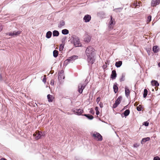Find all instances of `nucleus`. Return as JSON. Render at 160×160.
<instances>
[{"mask_svg": "<svg viewBox=\"0 0 160 160\" xmlns=\"http://www.w3.org/2000/svg\"><path fill=\"white\" fill-rule=\"evenodd\" d=\"M95 51V49L91 47H88L86 50V54L88 58V62L91 64L90 66V68H92V65L94 62L95 60L94 58Z\"/></svg>", "mask_w": 160, "mask_h": 160, "instance_id": "1", "label": "nucleus"}, {"mask_svg": "<svg viewBox=\"0 0 160 160\" xmlns=\"http://www.w3.org/2000/svg\"><path fill=\"white\" fill-rule=\"evenodd\" d=\"M71 38L72 39L71 41V42L73 44L75 47H80L82 46V44L80 42L79 38L76 35H72Z\"/></svg>", "mask_w": 160, "mask_h": 160, "instance_id": "2", "label": "nucleus"}, {"mask_svg": "<svg viewBox=\"0 0 160 160\" xmlns=\"http://www.w3.org/2000/svg\"><path fill=\"white\" fill-rule=\"evenodd\" d=\"M38 132L36 135L35 133L33 134V136L35 137V139L36 140H38L42 138V137H44L46 136V132L45 131L42 132L39 131H37Z\"/></svg>", "mask_w": 160, "mask_h": 160, "instance_id": "3", "label": "nucleus"}, {"mask_svg": "<svg viewBox=\"0 0 160 160\" xmlns=\"http://www.w3.org/2000/svg\"><path fill=\"white\" fill-rule=\"evenodd\" d=\"M92 136L94 139L97 141H101L102 140V136L98 132H94L92 134Z\"/></svg>", "mask_w": 160, "mask_h": 160, "instance_id": "4", "label": "nucleus"}, {"mask_svg": "<svg viewBox=\"0 0 160 160\" xmlns=\"http://www.w3.org/2000/svg\"><path fill=\"white\" fill-rule=\"evenodd\" d=\"M88 84V82L82 84L80 83L78 86V91L80 94H82V93L83 90L86 87Z\"/></svg>", "mask_w": 160, "mask_h": 160, "instance_id": "5", "label": "nucleus"}, {"mask_svg": "<svg viewBox=\"0 0 160 160\" xmlns=\"http://www.w3.org/2000/svg\"><path fill=\"white\" fill-rule=\"evenodd\" d=\"M72 111L76 115L78 116L82 115V114L83 112V109L80 108H74L72 109Z\"/></svg>", "mask_w": 160, "mask_h": 160, "instance_id": "6", "label": "nucleus"}, {"mask_svg": "<svg viewBox=\"0 0 160 160\" xmlns=\"http://www.w3.org/2000/svg\"><path fill=\"white\" fill-rule=\"evenodd\" d=\"M110 20L109 22L108 28L111 29H113V25H114L115 24V19L113 18L112 15L110 16Z\"/></svg>", "mask_w": 160, "mask_h": 160, "instance_id": "7", "label": "nucleus"}, {"mask_svg": "<svg viewBox=\"0 0 160 160\" xmlns=\"http://www.w3.org/2000/svg\"><path fill=\"white\" fill-rule=\"evenodd\" d=\"M91 17L90 15L86 14L83 17V21L85 22H89L91 20Z\"/></svg>", "mask_w": 160, "mask_h": 160, "instance_id": "8", "label": "nucleus"}, {"mask_svg": "<svg viewBox=\"0 0 160 160\" xmlns=\"http://www.w3.org/2000/svg\"><path fill=\"white\" fill-rule=\"evenodd\" d=\"M130 111L129 109H126L121 114L122 118H126L130 114Z\"/></svg>", "mask_w": 160, "mask_h": 160, "instance_id": "9", "label": "nucleus"}, {"mask_svg": "<svg viewBox=\"0 0 160 160\" xmlns=\"http://www.w3.org/2000/svg\"><path fill=\"white\" fill-rule=\"evenodd\" d=\"M160 50V47L158 45L153 46L152 48V51L154 53L158 52Z\"/></svg>", "mask_w": 160, "mask_h": 160, "instance_id": "10", "label": "nucleus"}, {"mask_svg": "<svg viewBox=\"0 0 160 160\" xmlns=\"http://www.w3.org/2000/svg\"><path fill=\"white\" fill-rule=\"evenodd\" d=\"M160 3V0H152L151 2V6L155 7Z\"/></svg>", "mask_w": 160, "mask_h": 160, "instance_id": "11", "label": "nucleus"}, {"mask_svg": "<svg viewBox=\"0 0 160 160\" xmlns=\"http://www.w3.org/2000/svg\"><path fill=\"white\" fill-rule=\"evenodd\" d=\"M117 77V73L115 70L112 71V73L110 75V78L112 80L115 79Z\"/></svg>", "mask_w": 160, "mask_h": 160, "instance_id": "12", "label": "nucleus"}, {"mask_svg": "<svg viewBox=\"0 0 160 160\" xmlns=\"http://www.w3.org/2000/svg\"><path fill=\"white\" fill-rule=\"evenodd\" d=\"M118 85L116 82L114 83L113 88L114 92L115 93H117L118 91Z\"/></svg>", "mask_w": 160, "mask_h": 160, "instance_id": "13", "label": "nucleus"}, {"mask_svg": "<svg viewBox=\"0 0 160 160\" xmlns=\"http://www.w3.org/2000/svg\"><path fill=\"white\" fill-rule=\"evenodd\" d=\"M150 140V138L149 137H147L142 138L141 141V143L142 145L144 144L146 142Z\"/></svg>", "mask_w": 160, "mask_h": 160, "instance_id": "14", "label": "nucleus"}, {"mask_svg": "<svg viewBox=\"0 0 160 160\" xmlns=\"http://www.w3.org/2000/svg\"><path fill=\"white\" fill-rule=\"evenodd\" d=\"M82 116H85L89 120H92L94 118V117L89 114H82Z\"/></svg>", "mask_w": 160, "mask_h": 160, "instance_id": "15", "label": "nucleus"}, {"mask_svg": "<svg viewBox=\"0 0 160 160\" xmlns=\"http://www.w3.org/2000/svg\"><path fill=\"white\" fill-rule=\"evenodd\" d=\"M78 57V56L73 55L69 57L67 59V60H68L69 61H70V62H71L72 61H74L75 60L77 59Z\"/></svg>", "mask_w": 160, "mask_h": 160, "instance_id": "16", "label": "nucleus"}, {"mask_svg": "<svg viewBox=\"0 0 160 160\" xmlns=\"http://www.w3.org/2000/svg\"><path fill=\"white\" fill-rule=\"evenodd\" d=\"M151 83L152 85L153 86L158 87L159 85V83L157 80H152Z\"/></svg>", "mask_w": 160, "mask_h": 160, "instance_id": "17", "label": "nucleus"}, {"mask_svg": "<svg viewBox=\"0 0 160 160\" xmlns=\"http://www.w3.org/2000/svg\"><path fill=\"white\" fill-rule=\"evenodd\" d=\"M125 94L126 96L128 98L130 95V92L128 87L126 86L125 88Z\"/></svg>", "mask_w": 160, "mask_h": 160, "instance_id": "18", "label": "nucleus"}, {"mask_svg": "<svg viewBox=\"0 0 160 160\" xmlns=\"http://www.w3.org/2000/svg\"><path fill=\"white\" fill-rule=\"evenodd\" d=\"M91 37L87 34L84 38V41L85 42H89L91 41Z\"/></svg>", "mask_w": 160, "mask_h": 160, "instance_id": "19", "label": "nucleus"}, {"mask_svg": "<svg viewBox=\"0 0 160 160\" xmlns=\"http://www.w3.org/2000/svg\"><path fill=\"white\" fill-rule=\"evenodd\" d=\"M122 64V61H118L116 62L115 63V66L117 68H120Z\"/></svg>", "mask_w": 160, "mask_h": 160, "instance_id": "20", "label": "nucleus"}, {"mask_svg": "<svg viewBox=\"0 0 160 160\" xmlns=\"http://www.w3.org/2000/svg\"><path fill=\"white\" fill-rule=\"evenodd\" d=\"M47 98L48 102H52L54 98L52 95L48 94L47 95Z\"/></svg>", "mask_w": 160, "mask_h": 160, "instance_id": "21", "label": "nucleus"}, {"mask_svg": "<svg viewBox=\"0 0 160 160\" xmlns=\"http://www.w3.org/2000/svg\"><path fill=\"white\" fill-rule=\"evenodd\" d=\"M65 25V22L64 21L62 20L60 21L58 25V27L59 28H61L62 26H63Z\"/></svg>", "mask_w": 160, "mask_h": 160, "instance_id": "22", "label": "nucleus"}, {"mask_svg": "<svg viewBox=\"0 0 160 160\" xmlns=\"http://www.w3.org/2000/svg\"><path fill=\"white\" fill-rule=\"evenodd\" d=\"M122 99V96H120L118 97L117 99L115 101V102H116L118 105H119Z\"/></svg>", "mask_w": 160, "mask_h": 160, "instance_id": "23", "label": "nucleus"}, {"mask_svg": "<svg viewBox=\"0 0 160 160\" xmlns=\"http://www.w3.org/2000/svg\"><path fill=\"white\" fill-rule=\"evenodd\" d=\"M52 35V32L50 31H48L46 35V37L48 39H49L51 37Z\"/></svg>", "mask_w": 160, "mask_h": 160, "instance_id": "24", "label": "nucleus"}, {"mask_svg": "<svg viewBox=\"0 0 160 160\" xmlns=\"http://www.w3.org/2000/svg\"><path fill=\"white\" fill-rule=\"evenodd\" d=\"M59 32L56 30H54L52 32V35L53 37H58L59 35Z\"/></svg>", "mask_w": 160, "mask_h": 160, "instance_id": "25", "label": "nucleus"}, {"mask_svg": "<svg viewBox=\"0 0 160 160\" xmlns=\"http://www.w3.org/2000/svg\"><path fill=\"white\" fill-rule=\"evenodd\" d=\"M125 73H122L121 77L119 79V81L120 82L124 81L125 80Z\"/></svg>", "mask_w": 160, "mask_h": 160, "instance_id": "26", "label": "nucleus"}, {"mask_svg": "<svg viewBox=\"0 0 160 160\" xmlns=\"http://www.w3.org/2000/svg\"><path fill=\"white\" fill-rule=\"evenodd\" d=\"M123 9V7H122V8L120 7V8H116L114 9L113 10V11L116 12H121L122 11Z\"/></svg>", "mask_w": 160, "mask_h": 160, "instance_id": "27", "label": "nucleus"}, {"mask_svg": "<svg viewBox=\"0 0 160 160\" xmlns=\"http://www.w3.org/2000/svg\"><path fill=\"white\" fill-rule=\"evenodd\" d=\"M58 55V50H54L53 52V55L54 58H56Z\"/></svg>", "mask_w": 160, "mask_h": 160, "instance_id": "28", "label": "nucleus"}, {"mask_svg": "<svg viewBox=\"0 0 160 160\" xmlns=\"http://www.w3.org/2000/svg\"><path fill=\"white\" fill-rule=\"evenodd\" d=\"M145 49L146 51L148 54V56H150L151 55V47H150V48H145Z\"/></svg>", "mask_w": 160, "mask_h": 160, "instance_id": "29", "label": "nucleus"}, {"mask_svg": "<svg viewBox=\"0 0 160 160\" xmlns=\"http://www.w3.org/2000/svg\"><path fill=\"white\" fill-rule=\"evenodd\" d=\"M69 30L67 29H64L62 30V33L64 35H67L69 33Z\"/></svg>", "mask_w": 160, "mask_h": 160, "instance_id": "30", "label": "nucleus"}, {"mask_svg": "<svg viewBox=\"0 0 160 160\" xmlns=\"http://www.w3.org/2000/svg\"><path fill=\"white\" fill-rule=\"evenodd\" d=\"M148 90L146 88L144 89V91H143V96L144 98H146L147 96L148 95Z\"/></svg>", "mask_w": 160, "mask_h": 160, "instance_id": "31", "label": "nucleus"}, {"mask_svg": "<svg viewBox=\"0 0 160 160\" xmlns=\"http://www.w3.org/2000/svg\"><path fill=\"white\" fill-rule=\"evenodd\" d=\"M14 34L15 36H18L19 34L21 33L22 31L20 30L14 31H13Z\"/></svg>", "mask_w": 160, "mask_h": 160, "instance_id": "32", "label": "nucleus"}, {"mask_svg": "<svg viewBox=\"0 0 160 160\" xmlns=\"http://www.w3.org/2000/svg\"><path fill=\"white\" fill-rule=\"evenodd\" d=\"M143 107L142 105H139L136 108L137 110L138 111H140L143 109Z\"/></svg>", "mask_w": 160, "mask_h": 160, "instance_id": "33", "label": "nucleus"}, {"mask_svg": "<svg viewBox=\"0 0 160 160\" xmlns=\"http://www.w3.org/2000/svg\"><path fill=\"white\" fill-rule=\"evenodd\" d=\"M95 109L96 111V114L97 115H98L99 113H100V112H99V108L97 107V106H96L95 107Z\"/></svg>", "mask_w": 160, "mask_h": 160, "instance_id": "34", "label": "nucleus"}, {"mask_svg": "<svg viewBox=\"0 0 160 160\" xmlns=\"http://www.w3.org/2000/svg\"><path fill=\"white\" fill-rule=\"evenodd\" d=\"M6 35H8L11 37H14L15 36L13 32H7L6 33Z\"/></svg>", "mask_w": 160, "mask_h": 160, "instance_id": "35", "label": "nucleus"}, {"mask_svg": "<svg viewBox=\"0 0 160 160\" xmlns=\"http://www.w3.org/2000/svg\"><path fill=\"white\" fill-rule=\"evenodd\" d=\"M65 77L64 76H63V74H62V75H58V79L59 81L61 80L62 78L64 79H65Z\"/></svg>", "mask_w": 160, "mask_h": 160, "instance_id": "36", "label": "nucleus"}, {"mask_svg": "<svg viewBox=\"0 0 160 160\" xmlns=\"http://www.w3.org/2000/svg\"><path fill=\"white\" fill-rule=\"evenodd\" d=\"M64 45L65 44H60L59 48V50L60 52H61L63 50V49L64 48Z\"/></svg>", "mask_w": 160, "mask_h": 160, "instance_id": "37", "label": "nucleus"}, {"mask_svg": "<svg viewBox=\"0 0 160 160\" xmlns=\"http://www.w3.org/2000/svg\"><path fill=\"white\" fill-rule=\"evenodd\" d=\"M149 122L148 121L144 122L142 123V125H144L145 127H148L149 126Z\"/></svg>", "mask_w": 160, "mask_h": 160, "instance_id": "38", "label": "nucleus"}, {"mask_svg": "<svg viewBox=\"0 0 160 160\" xmlns=\"http://www.w3.org/2000/svg\"><path fill=\"white\" fill-rule=\"evenodd\" d=\"M70 61L68 60H67V59L65 60V61L64 62L63 65L65 66H66L68 63L70 62Z\"/></svg>", "mask_w": 160, "mask_h": 160, "instance_id": "39", "label": "nucleus"}, {"mask_svg": "<svg viewBox=\"0 0 160 160\" xmlns=\"http://www.w3.org/2000/svg\"><path fill=\"white\" fill-rule=\"evenodd\" d=\"M67 38L66 37H64L62 38L61 40L62 44H65V41Z\"/></svg>", "mask_w": 160, "mask_h": 160, "instance_id": "40", "label": "nucleus"}, {"mask_svg": "<svg viewBox=\"0 0 160 160\" xmlns=\"http://www.w3.org/2000/svg\"><path fill=\"white\" fill-rule=\"evenodd\" d=\"M152 16L151 15H149L148 17L147 21L148 22H149L151 21Z\"/></svg>", "mask_w": 160, "mask_h": 160, "instance_id": "41", "label": "nucleus"}, {"mask_svg": "<svg viewBox=\"0 0 160 160\" xmlns=\"http://www.w3.org/2000/svg\"><path fill=\"white\" fill-rule=\"evenodd\" d=\"M89 109H90V110L89 112V113H90L92 114V115H94V112L92 108Z\"/></svg>", "mask_w": 160, "mask_h": 160, "instance_id": "42", "label": "nucleus"}, {"mask_svg": "<svg viewBox=\"0 0 160 160\" xmlns=\"http://www.w3.org/2000/svg\"><path fill=\"white\" fill-rule=\"evenodd\" d=\"M119 105H118V104L116 102H115L113 105L112 108H116Z\"/></svg>", "mask_w": 160, "mask_h": 160, "instance_id": "43", "label": "nucleus"}, {"mask_svg": "<svg viewBox=\"0 0 160 160\" xmlns=\"http://www.w3.org/2000/svg\"><path fill=\"white\" fill-rule=\"evenodd\" d=\"M140 145L139 144H138L137 143H135L133 145V147L134 148H137Z\"/></svg>", "mask_w": 160, "mask_h": 160, "instance_id": "44", "label": "nucleus"}, {"mask_svg": "<svg viewBox=\"0 0 160 160\" xmlns=\"http://www.w3.org/2000/svg\"><path fill=\"white\" fill-rule=\"evenodd\" d=\"M100 97H98L97 98V99L96 100V102L97 104H98L99 101L100 100Z\"/></svg>", "mask_w": 160, "mask_h": 160, "instance_id": "45", "label": "nucleus"}, {"mask_svg": "<svg viewBox=\"0 0 160 160\" xmlns=\"http://www.w3.org/2000/svg\"><path fill=\"white\" fill-rule=\"evenodd\" d=\"M42 82L45 84L46 82V78L45 76H44V78L42 79Z\"/></svg>", "mask_w": 160, "mask_h": 160, "instance_id": "46", "label": "nucleus"}, {"mask_svg": "<svg viewBox=\"0 0 160 160\" xmlns=\"http://www.w3.org/2000/svg\"><path fill=\"white\" fill-rule=\"evenodd\" d=\"M153 160H160V158L158 156H156L153 158Z\"/></svg>", "mask_w": 160, "mask_h": 160, "instance_id": "47", "label": "nucleus"}, {"mask_svg": "<svg viewBox=\"0 0 160 160\" xmlns=\"http://www.w3.org/2000/svg\"><path fill=\"white\" fill-rule=\"evenodd\" d=\"M105 63V64H104L102 66V68L104 70L107 67V63Z\"/></svg>", "mask_w": 160, "mask_h": 160, "instance_id": "48", "label": "nucleus"}, {"mask_svg": "<svg viewBox=\"0 0 160 160\" xmlns=\"http://www.w3.org/2000/svg\"><path fill=\"white\" fill-rule=\"evenodd\" d=\"M54 81L53 79H52L50 82V84L52 85L53 86L54 85Z\"/></svg>", "mask_w": 160, "mask_h": 160, "instance_id": "49", "label": "nucleus"}, {"mask_svg": "<svg viewBox=\"0 0 160 160\" xmlns=\"http://www.w3.org/2000/svg\"><path fill=\"white\" fill-rule=\"evenodd\" d=\"M25 8L24 7V5H22L20 8V9L21 10H23L25 12V10H26V9H25Z\"/></svg>", "mask_w": 160, "mask_h": 160, "instance_id": "50", "label": "nucleus"}, {"mask_svg": "<svg viewBox=\"0 0 160 160\" xmlns=\"http://www.w3.org/2000/svg\"><path fill=\"white\" fill-rule=\"evenodd\" d=\"M64 73V71L63 70L60 71L58 72V75H62L61 74H63Z\"/></svg>", "mask_w": 160, "mask_h": 160, "instance_id": "51", "label": "nucleus"}, {"mask_svg": "<svg viewBox=\"0 0 160 160\" xmlns=\"http://www.w3.org/2000/svg\"><path fill=\"white\" fill-rule=\"evenodd\" d=\"M128 105L124 106L123 108L122 109V110L121 111L122 112V111L123 110H125V109H126L127 108H128Z\"/></svg>", "mask_w": 160, "mask_h": 160, "instance_id": "52", "label": "nucleus"}, {"mask_svg": "<svg viewBox=\"0 0 160 160\" xmlns=\"http://www.w3.org/2000/svg\"><path fill=\"white\" fill-rule=\"evenodd\" d=\"M99 105L100 108H102L103 107V103L102 102H100Z\"/></svg>", "mask_w": 160, "mask_h": 160, "instance_id": "53", "label": "nucleus"}, {"mask_svg": "<svg viewBox=\"0 0 160 160\" xmlns=\"http://www.w3.org/2000/svg\"><path fill=\"white\" fill-rule=\"evenodd\" d=\"M133 5L135 6V7H137L139 5V3H134L133 4Z\"/></svg>", "mask_w": 160, "mask_h": 160, "instance_id": "54", "label": "nucleus"}, {"mask_svg": "<svg viewBox=\"0 0 160 160\" xmlns=\"http://www.w3.org/2000/svg\"><path fill=\"white\" fill-rule=\"evenodd\" d=\"M139 102H136L134 103V106H137L139 104Z\"/></svg>", "mask_w": 160, "mask_h": 160, "instance_id": "55", "label": "nucleus"}, {"mask_svg": "<svg viewBox=\"0 0 160 160\" xmlns=\"http://www.w3.org/2000/svg\"><path fill=\"white\" fill-rule=\"evenodd\" d=\"M3 81L2 78V74L1 73L0 74V81Z\"/></svg>", "mask_w": 160, "mask_h": 160, "instance_id": "56", "label": "nucleus"}, {"mask_svg": "<svg viewBox=\"0 0 160 160\" xmlns=\"http://www.w3.org/2000/svg\"><path fill=\"white\" fill-rule=\"evenodd\" d=\"M2 30V25H0V32Z\"/></svg>", "mask_w": 160, "mask_h": 160, "instance_id": "57", "label": "nucleus"}, {"mask_svg": "<svg viewBox=\"0 0 160 160\" xmlns=\"http://www.w3.org/2000/svg\"><path fill=\"white\" fill-rule=\"evenodd\" d=\"M0 160H7L6 159L4 158H2Z\"/></svg>", "mask_w": 160, "mask_h": 160, "instance_id": "58", "label": "nucleus"}, {"mask_svg": "<svg viewBox=\"0 0 160 160\" xmlns=\"http://www.w3.org/2000/svg\"><path fill=\"white\" fill-rule=\"evenodd\" d=\"M91 93H90L89 94V98L88 99V101H89L90 100V98H91L90 95H91Z\"/></svg>", "mask_w": 160, "mask_h": 160, "instance_id": "59", "label": "nucleus"}, {"mask_svg": "<svg viewBox=\"0 0 160 160\" xmlns=\"http://www.w3.org/2000/svg\"><path fill=\"white\" fill-rule=\"evenodd\" d=\"M109 62H110V61H109L107 60V62H106L105 63H107V65H109Z\"/></svg>", "mask_w": 160, "mask_h": 160, "instance_id": "60", "label": "nucleus"}, {"mask_svg": "<svg viewBox=\"0 0 160 160\" xmlns=\"http://www.w3.org/2000/svg\"><path fill=\"white\" fill-rule=\"evenodd\" d=\"M93 98V94H92V96H91V98H90V99L92 100V98Z\"/></svg>", "mask_w": 160, "mask_h": 160, "instance_id": "61", "label": "nucleus"}, {"mask_svg": "<svg viewBox=\"0 0 160 160\" xmlns=\"http://www.w3.org/2000/svg\"><path fill=\"white\" fill-rule=\"evenodd\" d=\"M158 66L160 68V62L158 63Z\"/></svg>", "mask_w": 160, "mask_h": 160, "instance_id": "62", "label": "nucleus"}, {"mask_svg": "<svg viewBox=\"0 0 160 160\" xmlns=\"http://www.w3.org/2000/svg\"><path fill=\"white\" fill-rule=\"evenodd\" d=\"M88 82V80H87V79H86L85 80V82H84V83H85V82Z\"/></svg>", "mask_w": 160, "mask_h": 160, "instance_id": "63", "label": "nucleus"}]
</instances>
